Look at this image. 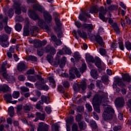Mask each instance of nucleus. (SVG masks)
Here are the masks:
<instances>
[{"instance_id":"obj_1","label":"nucleus","mask_w":131,"mask_h":131,"mask_svg":"<svg viewBox=\"0 0 131 131\" xmlns=\"http://www.w3.org/2000/svg\"><path fill=\"white\" fill-rule=\"evenodd\" d=\"M105 99L106 96L104 95H100L99 94H95L93 97L92 104L95 111L97 112V113H100V103H102V102H105Z\"/></svg>"},{"instance_id":"obj_2","label":"nucleus","mask_w":131,"mask_h":131,"mask_svg":"<svg viewBox=\"0 0 131 131\" xmlns=\"http://www.w3.org/2000/svg\"><path fill=\"white\" fill-rule=\"evenodd\" d=\"M98 12H99V16L100 19L102 20L103 22H107L108 18L104 16L107 14V10L105 9L103 7H101L99 8L98 6H94L91 7L90 9V13L91 14H97Z\"/></svg>"},{"instance_id":"obj_3","label":"nucleus","mask_w":131,"mask_h":131,"mask_svg":"<svg viewBox=\"0 0 131 131\" xmlns=\"http://www.w3.org/2000/svg\"><path fill=\"white\" fill-rule=\"evenodd\" d=\"M126 81V82H130L131 78L129 74L128 73L124 74L122 76V79L120 78H116L115 82L119 86H121V88H123V86H125V84L123 83V81Z\"/></svg>"},{"instance_id":"obj_4","label":"nucleus","mask_w":131,"mask_h":131,"mask_svg":"<svg viewBox=\"0 0 131 131\" xmlns=\"http://www.w3.org/2000/svg\"><path fill=\"white\" fill-rule=\"evenodd\" d=\"M114 110L112 107L108 106L102 114V117L104 120L105 121L112 120V119H113V114H114Z\"/></svg>"},{"instance_id":"obj_5","label":"nucleus","mask_w":131,"mask_h":131,"mask_svg":"<svg viewBox=\"0 0 131 131\" xmlns=\"http://www.w3.org/2000/svg\"><path fill=\"white\" fill-rule=\"evenodd\" d=\"M13 2L14 4L13 6V8L14 10H15V14H17V15L21 14V10L24 13H26V8L21 7V3L20 2L17 1V0H13Z\"/></svg>"},{"instance_id":"obj_6","label":"nucleus","mask_w":131,"mask_h":131,"mask_svg":"<svg viewBox=\"0 0 131 131\" xmlns=\"http://www.w3.org/2000/svg\"><path fill=\"white\" fill-rule=\"evenodd\" d=\"M53 16L55 17L54 20L55 24L57 26V27L54 28V30L57 32H60L61 29L62 23H61V21H60V17H59V14L57 12H54Z\"/></svg>"},{"instance_id":"obj_7","label":"nucleus","mask_w":131,"mask_h":131,"mask_svg":"<svg viewBox=\"0 0 131 131\" xmlns=\"http://www.w3.org/2000/svg\"><path fill=\"white\" fill-rule=\"evenodd\" d=\"M73 89L75 92L80 91V89H81L82 91H85V90H86V82L84 80H82L79 85L77 83L74 84Z\"/></svg>"},{"instance_id":"obj_8","label":"nucleus","mask_w":131,"mask_h":131,"mask_svg":"<svg viewBox=\"0 0 131 131\" xmlns=\"http://www.w3.org/2000/svg\"><path fill=\"white\" fill-rule=\"evenodd\" d=\"M91 18V14H88L86 11H82L81 13L79 15V19L81 21H83L84 23L88 22V18Z\"/></svg>"},{"instance_id":"obj_9","label":"nucleus","mask_w":131,"mask_h":131,"mask_svg":"<svg viewBox=\"0 0 131 131\" xmlns=\"http://www.w3.org/2000/svg\"><path fill=\"white\" fill-rule=\"evenodd\" d=\"M33 3L34 11H38V12H40V13H42L45 11V8L43 7L37 3V1L36 0H33Z\"/></svg>"},{"instance_id":"obj_10","label":"nucleus","mask_w":131,"mask_h":131,"mask_svg":"<svg viewBox=\"0 0 131 131\" xmlns=\"http://www.w3.org/2000/svg\"><path fill=\"white\" fill-rule=\"evenodd\" d=\"M50 130V125L44 122H40L38 124L37 131H49Z\"/></svg>"},{"instance_id":"obj_11","label":"nucleus","mask_w":131,"mask_h":131,"mask_svg":"<svg viewBox=\"0 0 131 131\" xmlns=\"http://www.w3.org/2000/svg\"><path fill=\"white\" fill-rule=\"evenodd\" d=\"M3 22L5 24V26L4 27L5 32L8 34H11V32H12V28L8 26V16H6L4 18Z\"/></svg>"},{"instance_id":"obj_12","label":"nucleus","mask_w":131,"mask_h":131,"mask_svg":"<svg viewBox=\"0 0 131 131\" xmlns=\"http://www.w3.org/2000/svg\"><path fill=\"white\" fill-rule=\"evenodd\" d=\"M45 51L46 53H50V55H55L56 54V49L54 47H52L50 45H47L45 48Z\"/></svg>"},{"instance_id":"obj_13","label":"nucleus","mask_w":131,"mask_h":131,"mask_svg":"<svg viewBox=\"0 0 131 131\" xmlns=\"http://www.w3.org/2000/svg\"><path fill=\"white\" fill-rule=\"evenodd\" d=\"M78 71V70H77V68H76V67H73L71 68V69L69 71L70 80H71V79H74V78H75V74L77 73Z\"/></svg>"},{"instance_id":"obj_14","label":"nucleus","mask_w":131,"mask_h":131,"mask_svg":"<svg viewBox=\"0 0 131 131\" xmlns=\"http://www.w3.org/2000/svg\"><path fill=\"white\" fill-rule=\"evenodd\" d=\"M29 34H31V36H33V27H31L30 29L24 28L23 32L24 36H28Z\"/></svg>"},{"instance_id":"obj_15","label":"nucleus","mask_w":131,"mask_h":131,"mask_svg":"<svg viewBox=\"0 0 131 131\" xmlns=\"http://www.w3.org/2000/svg\"><path fill=\"white\" fill-rule=\"evenodd\" d=\"M95 41L99 45L100 47L102 48H104L105 43L104 42V40H103V38L101 37V36L97 35L95 36Z\"/></svg>"},{"instance_id":"obj_16","label":"nucleus","mask_w":131,"mask_h":131,"mask_svg":"<svg viewBox=\"0 0 131 131\" xmlns=\"http://www.w3.org/2000/svg\"><path fill=\"white\" fill-rule=\"evenodd\" d=\"M115 105L118 108H121L124 106V100L122 98H118L116 99Z\"/></svg>"},{"instance_id":"obj_17","label":"nucleus","mask_w":131,"mask_h":131,"mask_svg":"<svg viewBox=\"0 0 131 131\" xmlns=\"http://www.w3.org/2000/svg\"><path fill=\"white\" fill-rule=\"evenodd\" d=\"M42 13L43 14V17L47 23H51L52 21V16L51 15V14H50L49 12L45 10Z\"/></svg>"},{"instance_id":"obj_18","label":"nucleus","mask_w":131,"mask_h":131,"mask_svg":"<svg viewBox=\"0 0 131 131\" xmlns=\"http://www.w3.org/2000/svg\"><path fill=\"white\" fill-rule=\"evenodd\" d=\"M9 86L7 84H4L3 85H0V93H7L9 91Z\"/></svg>"},{"instance_id":"obj_19","label":"nucleus","mask_w":131,"mask_h":131,"mask_svg":"<svg viewBox=\"0 0 131 131\" xmlns=\"http://www.w3.org/2000/svg\"><path fill=\"white\" fill-rule=\"evenodd\" d=\"M66 57L65 56L63 57L62 59L58 61V64L60 68H63L66 64Z\"/></svg>"},{"instance_id":"obj_20","label":"nucleus","mask_w":131,"mask_h":131,"mask_svg":"<svg viewBox=\"0 0 131 131\" xmlns=\"http://www.w3.org/2000/svg\"><path fill=\"white\" fill-rule=\"evenodd\" d=\"M79 127L81 130H84L86 128V124L84 121H81L78 123Z\"/></svg>"},{"instance_id":"obj_21","label":"nucleus","mask_w":131,"mask_h":131,"mask_svg":"<svg viewBox=\"0 0 131 131\" xmlns=\"http://www.w3.org/2000/svg\"><path fill=\"white\" fill-rule=\"evenodd\" d=\"M25 63L22 62H19L17 65V70L19 71V72H21V71L25 70Z\"/></svg>"},{"instance_id":"obj_22","label":"nucleus","mask_w":131,"mask_h":131,"mask_svg":"<svg viewBox=\"0 0 131 131\" xmlns=\"http://www.w3.org/2000/svg\"><path fill=\"white\" fill-rule=\"evenodd\" d=\"M91 74L92 77L94 79H98V77H99V75H98V71H97V70H91Z\"/></svg>"},{"instance_id":"obj_23","label":"nucleus","mask_w":131,"mask_h":131,"mask_svg":"<svg viewBox=\"0 0 131 131\" xmlns=\"http://www.w3.org/2000/svg\"><path fill=\"white\" fill-rule=\"evenodd\" d=\"M32 108V106H31V104H26L23 106L24 112H25V113H28L30 111V110H31Z\"/></svg>"},{"instance_id":"obj_24","label":"nucleus","mask_w":131,"mask_h":131,"mask_svg":"<svg viewBox=\"0 0 131 131\" xmlns=\"http://www.w3.org/2000/svg\"><path fill=\"white\" fill-rule=\"evenodd\" d=\"M77 32L80 37H82V38H88V35L85 32H83L82 33L81 31L79 29L77 30Z\"/></svg>"},{"instance_id":"obj_25","label":"nucleus","mask_w":131,"mask_h":131,"mask_svg":"<svg viewBox=\"0 0 131 131\" xmlns=\"http://www.w3.org/2000/svg\"><path fill=\"white\" fill-rule=\"evenodd\" d=\"M49 101H50V98L49 97H47L44 95H42L41 96V101L40 102H43V103H46V104H49Z\"/></svg>"},{"instance_id":"obj_26","label":"nucleus","mask_w":131,"mask_h":131,"mask_svg":"<svg viewBox=\"0 0 131 131\" xmlns=\"http://www.w3.org/2000/svg\"><path fill=\"white\" fill-rule=\"evenodd\" d=\"M83 29H88V30H92L93 29V25L84 23L82 24Z\"/></svg>"},{"instance_id":"obj_27","label":"nucleus","mask_w":131,"mask_h":131,"mask_svg":"<svg viewBox=\"0 0 131 131\" xmlns=\"http://www.w3.org/2000/svg\"><path fill=\"white\" fill-rule=\"evenodd\" d=\"M112 26L114 30H115V32H116V33H119L120 32V29H119V26H118V24H117V23H114Z\"/></svg>"},{"instance_id":"obj_28","label":"nucleus","mask_w":131,"mask_h":131,"mask_svg":"<svg viewBox=\"0 0 131 131\" xmlns=\"http://www.w3.org/2000/svg\"><path fill=\"white\" fill-rule=\"evenodd\" d=\"M34 47L35 48H37L38 49H40V40L35 39L33 41Z\"/></svg>"},{"instance_id":"obj_29","label":"nucleus","mask_w":131,"mask_h":131,"mask_svg":"<svg viewBox=\"0 0 131 131\" xmlns=\"http://www.w3.org/2000/svg\"><path fill=\"white\" fill-rule=\"evenodd\" d=\"M9 40V36L6 34L0 35V42Z\"/></svg>"},{"instance_id":"obj_30","label":"nucleus","mask_w":131,"mask_h":131,"mask_svg":"<svg viewBox=\"0 0 131 131\" xmlns=\"http://www.w3.org/2000/svg\"><path fill=\"white\" fill-rule=\"evenodd\" d=\"M0 45L3 48H8L9 47V46H10V42L8 40L6 41H2L0 42Z\"/></svg>"},{"instance_id":"obj_31","label":"nucleus","mask_w":131,"mask_h":131,"mask_svg":"<svg viewBox=\"0 0 131 131\" xmlns=\"http://www.w3.org/2000/svg\"><path fill=\"white\" fill-rule=\"evenodd\" d=\"M4 98L5 100H7V102H8V103L11 102V100H12V99H13V98L12 97V94H5L4 96Z\"/></svg>"},{"instance_id":"obj_32","label":"nucleus","mask_w":131,"mask_h":131,"mask_svg":"<svg viewBox=\"0 0 131 131\" xmlns=\"http://www.w3.org/2000/svg\"><path fill=\"white\" fill-rule=\"evenodd\" d=\"M36 116L39 118L40 120H45V119H46L45 114H41L40 113L37 112L36 114Z\"/></svg>"},{"instance_id":"obj_33","label":"nucleus","mask_w":131,"mask_h":131,"mask_svg":"<svg viewBox=\"0 0 131 131\" xmlns=\"http://www.w3.org/2000/svg\"><path fill=\"white\" fill-rule=\"evenodd\" d=\"M59 125L57 123H53L51 126V131H59Z\"/></svg>"},{"instance_id":"obj_34","label":"nucleus","mask_w":131,"mask_h":131,"mask_svg":"<svg viewBox=\"0 0 131 131\" xmlns=\"http://www.w3.org/2000/svg\"><path fill=\"white\" fill-rule=\"evenodd\" d=\"M41 105H43V102L39 101L36 105V108L38 110H40V109L41 110H43V108H42Z\"/></svg>"},{"instance_id":"obj_35","label":"nucleus","mask_w":131,"mask_h":131,"mask_svg":"<svg viewBox=\"0 0 131 131\" xmlns=\"http://www.w3.org/2000/svg\"><path fill=\"white\" fill-rule=\"evenodd\" d=\"M95 63L96 66L98 68H99V69H100L101 68V59H100V58H96V59L95 60Z\"/></svg>"},{"instance_id":"obj_36","label":"nucleus","mask_w":131,"mask_h":131,"mask_svg":"<svg viewBox=\"0 0 131 131\" xmlns=\"http://www.w3.org/2000/svg\"><path fill=\"white\" fill-rule=\"evenodd\" d=\"M6 16H9L10 18H12L13 17V15H14V11L12 8L9 9L8 12L5 13Z\"/></svg>"},{"instance_id":"obj_37","label":"nucleus","mask_w":131,"mask_h":131,"mask_svg":"<svg viewBox=\"0 0 131 131\" xmlns=\"http://www.w3.org/2000/svg\"><path fill=\"white\" fill-rule=\"evenodd\" d=\"M8 114L11 117H13L14 116V107L13 106L9 107Z\"/></svg>"},{"instance_id":"obj_38","label":"nucleus","mask_w":131,"mask_h":131,"mask_svg":"<svg viewBox=\"0 0 131 131\" xmlns=\"http://www.w3.org/2000/svg\"><path fill=\"white\" fill-rule=\"evenodd\" d=\"M47 24L45 22V21L43 19H39L38 21V25L41 28H42L45 25Z\"/></svg>"},{"instance_id":"obj_39","label":"nucleus","mask_w":131,"mask_h":131,"mask_svg":"<svg viewBox=\"0 0 131 131\" xmlns=\"http://www.w3.org/2000/svg\"><path fill=\"white\" fill-rule=\"evenodd\" d=\"M86 61H87V62H91L92 63H94L95 59L92 56L89 55L86 56Z\"/></svg>"},{"instance_id":"obj_40","label":"nucleus","mask_w":131,"mask_h":131,"mask_svg":"<svg viewBox=\"0 0 131 131\" xmlns=\"http://www.w3.org/2000/svg\"><path fill=\"white\" fill-rule=\"evenodd\" d=\"M83 118V117L82 116V115L80 114H78L76 116V121L78 123L80 122L81 121V120Z\"/></svg>"},{"instance_id":"obj_41","label":"nucleus","mask_w":131,"mask_h":131,"mask_svg":"<svg viewBox=\"0 0 131 131\" xmlns=\"http://www.w3.org/2000/svg\"><path fill=\"white\" fill-rule=\"evenodd\" d=\"M73 121H74V118L72 116H70V118H68L66 120V122L69 124H72Z\"/></svg>"},{"instance_id":"obj_42","label":"nucleus","mask_w":131,"mask_h":131,"mask_svg":"<svg viewBox=\"0 0 131 131\" xmlns=\"http://www.w3.org/2000/svg\"><path fill=\"white\" fill-rule=\"evenodd\" d=\"M20 96L19 91H14L12 94V97L14 99H18Z\"/></svg>"},{"instance_id":"obj_43","label":"nucleus","mask_w":131,"mask_h":131,"mask_svg":"<svg viewBox=\"0 0 131 131\" xmlns=\"http://www.w3.org/2000/svg\"><path fill=\"white\" fill-rule=\"evenodd\" d=\"M7 64V61H4L1 66V72H5L7 71V68H6V64Z\"/></svg>"},{"instance_id":"obj_44","label":"nucleus","mask_w":131,"mask_h":131,"mask_svg":"<svg viewBox=\"0 0 131 131\" xmlns=\"http://www.w3.org/2000/svg\"><path fill=\"white\" fill-rule=\"evenodd\" d=\"M90 126L93 128H94V129H96V128L98 127V126L97 125V123H96V122L94 120L90 121Z\"/></svg>"},{"instance_id":"obj_45","label":"nucleus","mask_w":131,"mask_h":131,"mask_svg":"<svg viewBox=\"0 0 131 131\" xmlns=\"http://www.w3.org/2000/svg\"><path fill=\"white\" fill-rule=\"evenodd\" d=\"M35 88L38 90H41V88H42V85L40 81H37L35 83Z\"/></svg>"},{"instance_id":"obj_46","label":"nucleus","mask_w":131,"mask_h":131,"mask_svg":"<svg viewBox=\"0 0 131 131\" xmlns=\"http://www.w3.org/2000/svg\"><path fill=\"white\" fill-rule=\"evenodd\" d=\"M47 59L48 62L50 63V64H52V63L54 62V57H53V56L52 55H47Z\"/></svg>"},{"instance_id":"obj_47","label":"nucleus","mask_w":131,"mask_h":131,"mask_svg":"<svg viewBox=\"0 0 131 131\" xmlns=\"http://www.w3.org/2000/svg\"><path fill=\"white\" fill-rule=\"evenodd\" d=\"M7 80L9 81V82H15V77L13 76H8V77L7 79Z\"/></svg>"},{"instance_id":"obj_48","label":"nucleus","mask_w":131,"mask_h":131,"mask_svg":"<svg viewBox=\"0 0 131 131\" xmlns=\"http://www.w3.org/2000/svg\"><path fill=\"white\" fill-rule=\"evenodd\" d=\"M85 70H86V64L85 63H83L80 69V72L83 73V72H84Z\"/></svg>"},{"instance_id":"obj_49","label":"nucleus","mask_w":131,"mask_h":131,"mask_svg":"<svg viewBox=\"0 0 131 131\" xmlns=\"http://www.w3.org/2000/svg\"><path fill=\"white\" fill-rule=\"evenodd\" d=\"M15 29L16 31L20 32L22 29V25L20 24H16L15 25Z\"/></svg>"},{"instance_id":"obj_50","label":"nucleus","mask_w":131,"mask_h":131,"mask_svg":"<svg viewBox=\"0 0 131 131\" xmlns=\"http://www.w3.org/2000/svg\"><path fill=\"white\" fill-rule=\"evenodd\" d=\"M63 50L66 54H67L68 55H71L72 54V52H71V50L69 48L65 47L63 48Z\"/></svg>"},{"instance_id":"obj_51","label":"nucleus","mask_w":131,"mask_h":131,"mask_svg":"<svg viewBox=\"0 0 131 131\" xmlns=\"http://www.w3.org/2000/svg\"><path fill=\"white\" fill-rule=\"evenodd\" d=\"M57 90L58 92H59L61 94L65 93V90H64V88H63V86H62V85H59L58 86Z\"/></svg>"},{"instance_id":"obj_52","label":"nucleus","mask_w":131,"mask_h":131,"mask_svg":"<svg viewBox=\"0 0 131 131\" xmlns=\"http://www.w3.org/2000/svg\"><path fill=\"white\" fill-rule=\"evenodd\" d=\"M74 58L76 59V60H79L81 57L80 56V55L79 54V53L76 52L74 53L73 55Z\"/></svg>"},{"instance_id":"obj_53","label":"nucleus","mask_w":131,"mask_h":131,"mask_svg":"<svg viewBox=\"0 0 131 131\" xmlns=\"http://www.w3.org/2000/svg\"><path fill=\"white\" fill-rule=\"evenodd\" d=\"M102 80L104 83H107V82L109 81V79H108V76H103L102 77Z\"/></svg>"},{"instance_id":"obj_54","label":"nucleus","mask_w":131,"mask_h":131,"mask_svg":"<svg viewBox=\"0 0 131 131\" xmlns=\"http://www.w3.org/2000/svg\"><path fill=\"white\" fill-rule=\"evenodd\" d=\"M37 54L38 56L41 57L43 55V51L42 50V48L38 49Z\"/></svg>"},{"instance_id":"obj_55","label":"nucleus","mask_w":131,"mask_h":131,"mask_svg":"<svg viewBox=\"0 0 131 131\" xmlns=\"http://www.w3.org/2000/svg\"><path fill=\"white\" fill-rule=\"evenodd\" d=\"M125 47L128 51H131V43L129 41H126L125 42Z\"/></svg>"},{"instance_id":"obj_56","label":"nucleus","mask_w":131,"mask_h":131,"mask_svg":"<svg viewBox=\"0 0 131 131\" xmlns=\"http://www.w3.org/2000/svg\"><path fill=\"white\" fill-rule=\"evenodd\" d=\"M118 6L116 5H112L108 7L109 11H114V10H117Z\"/></svg>"},{"instance_id":"obj_57","label":"nucleus","mask_w":131,"mask_h":131,"mask_svg":"<svg viewBox=\"0 0 131 131\" xmlns=\"http://www.w3.org/2000/svg\"><path fill=\"white\" fill-rule=\"evenodd\" d=\"M42 28L44 30H46L47 32H51V28L50 27H49V26L47 25V24Z\"/></svg>"},{"instance_id":"obj_58","label":"nucleus","mask_w":131,"mask_h":131,"mask_svg":"<svg viewBox=\"0 0 131 131\" xmlns=\"http://www.w3.org/2000/svg\"><path fill=\"white\" fill-rule=\"evenodd\" d=\"M62 84L64 88H66V89H68V88L70 86V83L68 81H64Z\"/></svg>"},{"instance_id":"obj_59","label":"nucleus","mask_w":131,"mask_h":131,"mask_svg":"<svg viewBox=\"0 0 131 131\" xmlns=\"http://www.w3.org/2000/svg\"><path fill=\"white\" fill-rule=\"evenodd\" d=\"M45 110L47 114H51V112H52V108L50 106H46Z\"/></svg>"},{"instance_id":"obj_60","label":"nucleus","mask_w":131,"mask_h":131,"mask_svg":"<svg viewBox=\"0 0 131 131\" xmlns=\"http://www.w3.org/2000/svg\"><path fill=\"white\" fill-rule=\"evenodd\" d=\"M121 129H122V127L120 125L115 126L113 127L114 131L121 130Z\"/></svg>"},{"instance_id":"obj_61","label":"nucleus","mask_w":131,"mask_h":131,"mask_svg":"<svg viewBox=\"0 0 131 131\" xmlns=\"http://www.w3.org/2000/svg\"><path fill=\"white\" fill-rule=\"evenodd\" d=\"M23 109V105L22 104H19L16 106V111L19 113L21 110Z\"/></svg>"},{"instance_id":"obj_62","label":"nucleus","mask_w":131,"mask_h":131,"mask_svg":"<svg viewBox=\"0 0 131 131\" xmlns=\"http://www.w3.org/2000/svg\"><path fill=\"white\" fill-rule=\"evenodd\" d=\"M75 24L78 28H80L81 27H82V28H83L81 23H80L79 21H75Z\"/></svg>"},{"instance_id":"obj_63","label":"nucleus","mask_w":131,"mask_h":131,"mask_svg":"<svg viewBox=\"0 0 131 131\" xmlns=\"http://www.w3.org/2000/svg\"><path fill=\"white\" fill-rule=\"evenodd\" d=\"M26 61H33V56L32 55H28L25 58Z\"/></svg>"},{"instance_id":"obj_64","label":"nucleus","mask_w":131,"mask_h":131,"mask_svg":"<svg viewBox=\"0 0 131 131\" xmlns=\"http://www.w3.org/2000/svg\"><path fill=\"white\" fill-rule=\"evenodd\" d=\"M99 53L102 55V56H104V55H106V50L104 48H100L99 49Z\"/></svg>"}]
</instances>
